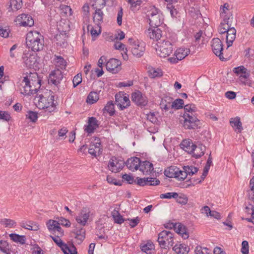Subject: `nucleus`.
Masks as SVG:
<instances>
[{
    "mask_svg": "<svg viewBox=\"0 0 254 254\" xmlns=\"http://www.w3.org/2000/svg\"><path fill=\"white\" fill-rule=\"evenodd\" d=\"M107 181L109 184L119 186H122L123 182V180L117 179L113 176H107Z\"/></svg>",
    "mask_w": 254,
    "mask_h": 254,
    "instance_id": "obj_50",
    "label": "nucleus"
},
{
    "mask_svg": "<svg viewBox=\"0 0 254 254\" xmlns=\"http://www.w3.org/2000/svg\"><path fill=\"white\" fill-rule=\"evenodd\" d=\"M184 171H182L175 166L167 167L164 171V175H182L185 172L186 175H194L198 172V169L193 166H184Z\"/></svg>",
    "mask_w": 254,
    "mask_h": 254,
    "instance_id": "obj_4",
    "label": "nucleus"
},
{
    "mask_svg": "<svg viewBox=\"0 0 254 254\" xmlns=\"http://www.w3.org/2000/svg\"><path fill=\"white\" fill-rule=\"evenodd\" d=\"M82 82V76L81 73H78L73 78L72 82L73 87H75Z\"/></svg>",
    "mask_w": 254,
    "mask_h": 254,
    "instance_id": "obj_61",
    "label": "nucleus"
},
{
    "mask_svg": "<svg viewBox=\"0 0 254 254\" xmlns=\"http://www.w3.org/2000/svg\"><path fill=\"white\" fill-rule=\"evenodd\" d=\"M112 216L114 218L115 222L117 224H121L125 221V220L123 218V216L117 210H114L112 212Z\"/></svg>",
    "mask_w": 254,
    "mask_h": 254,
    "instance_id": "obj_45",
    "label": "nucleus"
},
{
    "mask_svg": "<svg viewBox=\"0 0 254 254\" xmlns=\"http://www.w3.org/2000/svg\"><path fill=\"white\" fill-rule=\"evenodd\" d=\"M147 16L149 20V25L151 27H158L163 23V18L160 11L155 6L151 7L148 11Z\"/></svg>",
    "mask_w": 254,
    "mask_h": 254,
    "instance_id": "obj_6",
    "label": "nucleus"
},
{
    "mask_svg": "<svg viewBox=\"0 0 254 254\" xmlns=\"http://www.w3.org/2000/svg\"><path fill=\"white\" fill-rule=\"evenodd\" d=\"M228 30L226 31V43L227 45V48L231 47L234 41L236 38V30L234 27L230 26L228 28Z\"/></svg>",
    "mask_w": 254,
    "mask_h": 254,
    "instance_id": "obj_24",
    "label": "nucleus"
},
{
    "mask_svg": "<svg viewBox=\"0 0 254 254\" xmlns=\"http://www.w3.org/2000/svg\"><path fill=\"white\" fill-rule=\"evenodd\" d=\"M229 5L228 3H225L223 5H221L220 7V16L223 18V20L227 21L228 20L230 19V16L232 14L227 13V11H229Z\"/></svg>",
    "mask_w": 254,
    "mask_h": 254,
    "instance_id": "obj_32",
    "label": "nucleus"
},
{
    "mask_svg": "<svg viewBox=\"0 0 254 254\" xmlns=\"http://www.w3.org/2000/svg\"><path fill=\"white\" fill-rule=\"evenodd\" d=\"M191 177L189 179V181L190 182V184L192 185H195L197 184L200 183L202 181L204 180L206 176H201L200 178H196V176H191Z\"/></svg>",
    "mask_w": 254,
    "mask_h": 254,
    "instance_id": "obj_53",
    "label": "nucleus"
},
{
    "mask_svg": "<svg viewBox=\"0 0 254 254\" xmlns=\"http://www.w3.org/2000/svg\"><path fill=\"white\" fill-rule=\"evenodd\" d=\"M17 24L22 26L31 27L34 25V22L32 17L29 14L23 13L18 15L14 20Z\"/></svg>",
    "mask_w": 254,
    "mask_h": 254,
    "instance_id": "obj_12",
    "label": "nucleus"
},
{
    "mask_svg": "<svg viewBox=\"0 0 254 254\" xmlns=\"http://www.w3.org/2000/svg\"><path fill=\"white\" fill-rule=\"evenodd\" d=\"M99 127L98 121L96 118L93 117H89L88 119V125L85 128V130L88 133L94 132V130Z\"/></svg>",
    "mask_w": 254,
    "mask_h": 254,
    "instance_id": "obj_27",
    "label": "nucleus"
},
{
    "mask_svg": "<svg viewBox=\"0 0 254 254\" xmlns=\"http://www.w3.org/2000/svg\"><path fill=\"white\" fill-rule=\"evenodd\" d=\"M64 254H78L76 247L73 244L68 246L64 243Z\"/></svg>",
    "mask_w": 254,
    "mask_h": 254,
    "instance_id": "obj_48",
    "label": "nucleus"
},
{
    "mask_svg": "<svg viewBox=\"0 0 254 254\" xmlns=\"http://www.w3.org/2000/svg\"><path fill=\"white\" fill-rule=\"evenodd\" d=\"M9 30L8 28L0 26V35L3 38H7L9 36Z\"/></svg>",
    "mask_w": 254,
    "mask_h": 254,
    "instance_id": "obj_64",
    "label": "nucleus"
},
{
    "mask_svg": "<svg viewBox=\"0 0 254 254\" xmlns=\"http://www.w3.org/2000/svg\"><path fill=\"white\" fill-rule=\"evenodd\" d=\"M62 21H60V23L57 25V29L59 31V33H57L54 37L55 41L57 42V43H59L61 44V42L63 40V27L61 25Z\"/></svg>",
    "mask_w": 254,
    "mask_h": 254,
    "instance_id": "obj_43",
    "label": "nucleus"
},
{
    "mask_svg": "<svg viewBox=\"0 0 254 254\" xmlns=\"http://www.w3.org/2000/svg\"><path fill=\"white\" fill-rule=\"evenodd\" d=\"M205 150V146L202 144H199L198 146L195 145L194 151L191 154H192L193 157L197 159L204 155Z\"/></svg>",
    "mask_w": 254,
    "mask_h": 254,
    "instance_id": "obj_31",
    "label": "nucleus"
},
{
    "mask_svg": "<svg viewBox=\"0 0 254 254\" xmlns=\"http://www.w3.org/2000/svg\"><path fill=\"white\" fill-rule=\"evenodd\" d=\"M190 52V51L189 49L180 48L176 51L175 54L177 55L181 61L187 56Z\"/></svg>",
    "mask_w": 254,
    "mask_h": 254,
    "instance_id": "obj_47",
    "label": "nucleus"
},
{
    "mask_svg": "<svg viewBox=\"0 0 254 254\" xmlns=\"http://www.w3.org/2000/svg\"><path fill=\"white\" fill-rule=\"evenodd\" d=\"M0 251L6 254H10L9 245L6 241H0Z\"/></svg>",
    "mask_w": 254,
    "mask_h": 254,
    "instance_id": "obj_49",
    "label": "nucleus"
},
{
    "mask_svg": "<svg viewBox=\"0 0 254 254\" xmlns=\"http://www.w3.org/2000/svg\"><path fill=\"white\" fill-rule=\"evenodd\" d=\"M0 223L6 227L12 228L16 225V222L13 220L4 218L1 219Z\"/></svg>",
    "mask_w": 254,
    "mask_h": 254,
    "instance_id": "obj_52",
    "label": "nucleus"
},
{
    "mask_svg": "<svg viewBox=\"0 0 254 254\" xmlns=\"http://www.w3.org/2000/svg\"><path fill=\"white\" fill-rule=\"evenodd\" d=\"M173 101V98L168 96H165L161 100L160 103V108L166 111H168L170 109H172Z\"/></svg>",
    "mask_w": 254,
    "mask_h": 254,
    "instance_id": "obj_28",
    "label": "nucleus"
},
{
    "mask_svg": "<svg viewBox=\"0 0 254 254\" xmlns=\"http://www.w3.org/2000/svg\"><path fill=\"white\" fill-rule=\"evenodd\" d=\"M160 184V181L155 178L147 177V185L157 186Z\"/></svg>",
    "mask_w": 254,
    "mask_h": 254,
    "instance_id": "obj_62",
    "label": "nucleus"
},
{
    "mask_svg": "<svg viewBox=\"0 0 254 254\" xmlns=\"http://www.w3.org/2000/svg\"><path fill=\"white\" fill-rule=\"evenodd\" d=\"M184 104V100L182 99L178 98L174 101H173L172 108H174L176 110L180 109L183 108Z\"/></svg>",
    "mask_w": 254,
    "mask_h": 254,
    "instance_id": "obj_51",
    "label": "nucleus"
},
{
    "mask_svg": "<svg viewBox=\"0 0 254 254\" xmlns=\"http://www.w3.org/2000/svg\"><path fill=\"white\" fill-rule=\"evenodd\" d=\"M61 224L63 225L59 221L52 219L48 220L46 223V226L49 231L53 233L56 232H61L62 229L60 227Z\"/></svg>",
    "mask_w": 254,
    "mask_h": 254,
    "instance_id": "obj_23",
    "label": "nucleus"
},
{
    "mask_svg": "<svg viewBox=\"0 0 254 254\" xmlns=\"http://www.w3.org/2000/svg\"><path fill=\"white\" fill-rule=\"evenodd\" d=\"M230 123L237 133H240L243 130L242 124L241 122L240 117H236L231 118Z\"/></svg>",
    "mask_w": 254,
    "mask_h": 254,
    "instance_id": "obj_29",
    "label": "nucleus"
},
{
    "mask_svg": "<svg viewBox=\"0 0 254 254\" xmlns=\"http://www.w3.org/2000/svg\"><path fill=\"white\" fill-rule=\"evenodd\" d=\"M250 189L248 190V198L254 201V176L250 181Z\"/></svg>",
    "mask_w": 254,
    "mask_h": 254,
    "instance_id": "obj_46",
    "label": "nucleus"
},
{
    "mask_svg": "<svg viewBox=\"0 0 254 254\" xmlns=\"http://www.w3.org/2000/svg\"><path fill=\"white\" fill-rule=\"evenodd\" d=\"M141 160L140 158L133 157L128 158L126 162H125V165L128 168V169L132 171H134L139 169Z\"/></svg>",
    "mask_w": 254,
    "mask_h": 254,
    "instance_id": "obj_21",
    "label": "nucleus"
},
{
    "mask_svg": "<svg viewBox=\"0 0 254 254\" xmlns=\"http://www.w3.org/2000/svg\"><path fill=\"white\" fill-rule=\"evenodd\" d=\"M54 242L61 248L64 252V242L59 236H51Z\"/></svg>",
    "mask_w": 254,
    "mask_h": 254,
    "instance_id": "obj_57",
    "label": "nucleus"
},
{
    "mask_svg": "<svg viewBox=\"0 0 254 254\" xmlns=\"http://www.w3.org/2000/svg\"><path fill=\"white\" fill-rule=\"evenodd\" d=\"M125 165V162L114 157L110 159L108 167L113 173H117L123 168Z\"/></svg>",
    "mask_w": 254,
    "mask_h": 254,
    "instance_id": "obj_13",
    "label": "nucleus"
},
{
    "mask_svg": "<svg viewBox=\"0 0 254 254\" xmlns=\"http://www.w3.org/2000/svg\"><path fill=\"white\" fill-rule=\"evenodd\" d=\"M139 169L143 175H150V174L153 173L154 169L151 163L147 161H141Z\"/></svg>",
    "mask_w": 254,
    "mask_h": 254,
    "instance_id": "obj_22",
    "label": "nucleus"
},
{
    "mask_svg": "<svg viewBox=\"0 0 254 254\" xmlns=\"http://www.w3.org/2000/svg\"><path fill=\"white\" fill-rule=\"evenodd\" d=\"M178 196V193L175 192H167L166 193L161 194L160 197L161 198H177Z\"/></svg>",
    "mask_w": 254,
    "mask_h": 254,
    "instance_id": "obj_56",
    "label": "nucleus"
},
{
    "mask_svg": "<svg viewBox=\"0 0 254 254\" xmlns=\"http://www.w3.org/2000/svg\"><path fill=\"white\" fill-rule=\"evenodd\" d=\"M181 147L189 154L194 151L195 144H194L190 139H184L180 144Z\"/></svg>",
    "mask_w": 254,
    "mask_h": 254,
    "instance_id": "obj_25",
    "label": "nucleus"
},
{
    "mask_svg": "<svg viewBox=\"0 0 254 254\" xmlns=\"http://www.w3.org/2000/svg\"><path fill=\"white\" fill-rule=\"evenodd\" d=\"M149 76L150 78H154L157 77H161L163 75L162 71L160 69H156L153 67L149 68Z\"/></svg>",
    "mask_w": 254,
    "mask_h": 254,
    "instance_id": "obj_40",
    "label": "nucleus"
},
{
    "mask_svg": "<svg viewBox=\"0 0 254 254\" xmlns=\"http://www.w3.org/2000/svg\"><path fill=\"white\" fill-rule=\"evenodd\" d=\"M196 254H209L210 250L206 248L197 246L195 250Z\"/></svg>",
    "mask_w": 254,
    "mask_h": 254,
    "instance_id": "obj_55",
    "label": "nucleus"
},
{
    "mask_svg": "<svg viewBox=\"0 0 254 254\" xmlns=\"http://www.w3.org/2000/svg\"><path fill=\"white\" fill-rule=\"evenodd\" d=\"M212 49L214 54L218 57L222 61L226 60L223 56L222 51H223V46L220 39L218 38H213L211 41Z\"/></svg>",
    "mask_w": 254,
    "mask_h": 254,
    "instance_id": "obj_11",
    "label": "nucleus"
},
{
    "mask_svg": "<svg viewBox=\"0 0 254 254\" xmlns=\"http://www.w3.org/2000/svg\"><path fill=\"white\" fill-rule=\"evenodd\" d=\"M173 228L176 233L181 235L184 239L189 238V233L187 232V228L181 223H175L173 224Z\"/></svg>",
    "mask_w": 254,
    "mask_h": 254,
    "instance_id": "obj_26",
    "label": "nucleus"
},
{
    "mask_svg": "<svg viewBox=\"0 0 254 254\" xmlns=\"http://www.w3.org/2000/svg\"><path fill=\"white\" fill-rule=\"evenodd\" d=\"M128 2L130 4L132 10H135L141 3L140 0H128Z\"/></svg>",
    "mask_w": 254,
    "mask_h": 254,
    "instance_id": "obj_58",
    "label": "nucleus"
},
{
    "mask_svg": "<svg viewBox=\"0 0 254 254\" xmlns=\"http://www.w3.org/2000/svg\"><path fill=\"white\" fill-rule=\"evenodd\" d=\"M231 26V24L229 23V20L227 21H225L223 20L219 26L218 30L220 34H223L226 33L227 30H228V28Z\"/></svg>",
    "mask_w": 254,
    "mask_h": 254,
    "instance_id": "obj_39",
    "label": "nucleus"
},
{
    "mask_svg": "<svg viewBox=\"0 0 254 254\" xmlns=\"http://www.w3.org/2000/svg\"><path fill=\"white\" fill-rule=\"evenodd\" d=\"M106 2V0H90V4L91 8H104Z\"/></svg>",
    "mask_w": 254,
    "mask_h": 254,
    "instance_id": "obj_42",
    "label": "nucleus"
},
{
    "mask_svg": "<svg viewBox=\"0 0 254 254\" xmlns=\"http://www.w3.org/2000/svg\"><path fill=\"white\" fill-rule=\"evenodd\" d=\"M10 119L11 117L8 112L0 111V120L8 122L10 120Z\"/></svg>",
    "mask_w": 254,
    "mask_h": 254,
    "instance_id": "obj_60",
    "label": "nucleus"
},
{
    "mask_svg": "<svg viewBox=\"0 0 254 254\" xmlns=\"http://www.w3.org/2000/svg\"><path fill=\"white\" fill-rule=\"evenodd\" d=\"M122 179L126 181L128 184H133L136 183V180L134 179L132 176H122Z\"/></svg>",
    "mask_w": 254,
    "mask_h": 254,
    "instance_id": "obj_63",
    "label": "nucleus"
},
{
    "mask_svg": "<svg viewBox=\"0 0 254 254\" xmlns=\"http://www.w3.org/2000/svg\"><path fill=\"white\" fill-rule=\"evenodd\" d=\"M11 240L13 242L23 245L26 242V237L24 235H19L15 233H11L9 235Z\"/></svg>",
    "mask_w": 254,
    "mask_h": 254,
    "instance_id": "obj_34",
    "label": "nucleus"
},
{
    "mask_svg": "<svg viewBox=\"0 0 254 254\" xmlns=\"http://www.w3.org/2000/svg\"><path fill=\"white\" fill-rule=\"evenodd\" d=\"M183 126L186 129H194L199 127L200 121L194 116L185 113L183 116Z\"/></svg>",
    "mask_w": 254,
    "mask_h": 254,
    "instance_id": "obj_9",
    "label": "nucleus"
},
{
    "mask_svg": "<svg viewBox=\"0 0 254 254\" xmlns=\"http://www.w3.org/2000/svg\"><path fill=\"white\" fill-rule=\"evenodd\" d=\"M104 8H92L93 10L92 12L93 20L95 24H96L100 28V25L103 22V18L104 13L103 9Z\"/></svg>",
    "mask_w": 254,
    "mask_h": 254,
    "instance_id": "obj_19",
    "label": "nucleus"
},
{
    "mask_svg": "<svg viewBox=\"0 0 254 254\" xmlns=\"http://www.w3.org/2000/svg\"><path fill=\"white\" fill-rule=\"evenodd\" d=\"M108 113L110 116H113L115 113L114 104L112 101H108L103 109V113Z\"/></svg>",
    "mask_w": 254,
    "mask_h": 254,
    "instance_id": "obj_38",
    "label": "nucleus"
},
{
    "mask_svg": "<svg viewBox=\"0 0 254 254\" xmlns=\"http://www.w3.org/2000/svg\"><path fill=\"white\" fill-rule=\"evenodd\" d=\"M102 152L101 142L99 138H96L92 141L88 148V152L93 157L99 156Z\"/></svg>",
    "mask_w": 254,
    "mask_h": 254,
    "instance_id": "obj_16",
    "label": "nucleus"
},
{
    "mask_svg": "<svg viewBox=\"0 0 254 254\" xmlns=\"http://www.w3.org/2000/svg\"><path fill=\"white\" fill-rule=\"evenodd\" d=\"M173 250L176 254H188L190 248L188 246L181 244H176L173 248Z\"/></svg>",
    "mask_w": 254,
    "mask_h": 254,
    "instance_id": "obj_30",
    "label": "nucleus"
},
{
    "mask_svg": "<svg viewBox=\"0 0 254 254\" xmlns=\"http://www.w3.org/2000/svg\"><path fill=\"white\" fill-rule=\"evenodd\" d=\"M22 5V0H11L10 1L9 6L12 11H16L20 9Z\"/></svg>",
    "mask_w": 254,
    "mask_h": 254,
    "instance_id": "obj_44",
    "label": "nucleus"
},
{
    "mask_svg": "<svg viewBox=\"0 0 254 254\" xmlns=\"http://www.w3.org/2000/svg\"><path fill=\"white\" fill-rule=\"evenodd\" d=\"M121 62L120 60L112 58L106 64V69L112 73H117L121 70Z\"/></svg>",
    "mask_w": 254,
    "mask_h": 254,
    "instance_id": "obj_18",
    "label": "nucleus"
},
{
    "mask_svg": "<svg viewBox=\"0 0 254 254\" xmlns=\"http://www.w3.org/2000/svg\"><path fill=\"white\" fill-rule=\"evenodd\" d=\"M166 177L165 178V180L167 182V181H169V182H173V183H176L175 181H183L185 179L187 178L188 176H165Z\"/></svg>",
    "mask_w": 254,
    "mask_h": 254,
    "instance_id": "obj_37",
    "label": "nucleus"
},
{
    "mask_svg": "<svg viewBox=\"0 0 254 254\" xmlns=\"http://www.w3.org/2000/svg\"><path fill=\"white\" fill-rule=\"evenodd\" d=\"M116 102L118 103L117 106L121 110L127 108L130 106V100L126 94L119 93L115 95Z\"/></svg>",
    "mask_w": 254,
    "mask_h": 254,
    "instance_id": "obj_15",
    "label": "nucleus"
},
{
    "mask_svg": "<svg viewBox=\"0 0 254 254\" xmlns=\"http://www.w3.org/2000/svg\"><path fill=\"white\" fill-rule=\"evenodd\" d=\"M156 45L157 54L161 58H166L169 56L173 52V45L166 37H162V39L158 41Z\"/></svg>",
    "mask_w": 254,
    "mask_h": 254,
    "instance_id": "obj_3",
    "label": "nucleus"
},
{
    "mask_svg": "<svg viewBox=\"0 0 254 254\" xmlns=\"http://www.w3.org/2000/svg\"><path fill=\"white\" fill-rule=\"evenodd\" d=\"M34 101L36 106L39 109L45 110L49 113L54 112L56 110L57 102L55 100L53 92L50 90H39L35 97Z\"/></svg>",
    "mask_w": 254,
    "mask_h": 254,
    "instance_id": "obj_1",
    "label": "nucleus"
},
{
    "mask_svg": "<svg viewBox=\"0 0 254 254\" xmlns=\"http://www.w3.org/2000/svg\"><path fill=\"white\" fill-rule=\"evenodd\" d=\"M174 235L169 231L164 230L158 234V242L162 249H167L174 244Z\"/></svg>",
    "mask_w": 254,
    "mask_h": 254,
    "instance_id": "obj_5",
    "label": "nucleus"
},
{
    "mask_svg": "<svg viewBox=\"0 0 254 254\" xmlns=\"http://www.w3.org/2000/svg\"><path fill=\"white\" fill-rule=\"evenodd\" d=\"M32 84H33V83L31 82L28 77H24L19 87V90L21 94L26 96L35 93L37 88H33Z\"/></svg>",
    "mask_w": 254,
    "mask_h": 254,
    "instance_id": "obj_7",
    "label": "nucleus"
},
{
    "mask_svg": "<svg viewBox=\"0 0 254 254\" xmlns=\"http://www.w3.org/2000/svg\"><path fill=\"white\" fill-rule=\"evenodd\" d=\"M22 59L23 63L27 67L33 68L37 67V56L31 51H25Z\"/></svg>",
    "mask_w": 254,
    "mask_h": 254,
    "instance_id": "obj_10",
    "label": "nucleus"
},
{
    "mask_svg": "<svg viewBox=\"0 0 254 254\" xmlns=\"http://www.w3.org/2000/svg\"><path fill=\"white\" fill-rule=\"evenodd\" d=\"M26 47L33 52H40L44 47V38L41 33L37 31H30L26 36Z\"/></svg>",
    "mask_w": 254,
    "mask_h": 254,
    "instance_id": "obj_2",
    "label": "nucleus"
},
{
    "mask_svg": "<svg viewBox=\"0 0 254 254\" xmlns=\"http://www.w3.org/2000/svg\"><path fill=\"white\" fill-rule=\"evenodd\" d=\"M53 63L55 64L57 68L63 70L64 66V58L61 56H55L53 59Z\"/></svg>",
    "mask_w": 254,
    "mask_h": 254,
    "instance_id": "obj_41",
    "label": "nucleus"
},
{
    "mask_svg": "<svg viewBox=\"0 0 254 254\" xmlns=\"http://www.w3.org/2000/svg\"><path fill=\"white\" fill-rule=\"evenodd\" d=\"M140 249L142 252L146 254H152L155 252V247L151 242H147L140 246Z\"/></svg>",
    "mask_w": 254,
    "mask_h": 254,
    "instance_id": "obj_33",
    "label": "nucleus"
},
{
    "mask_svg": "<svg viewBox=\"0 0 254 254\" xmlns=\"http://www.w3.org/2000/svg\"><path fill=\"white\" fill-rule=\"evenodd\" d=\"M128 41L129 44L128 49L131 51L132 55L137 58L141 57L145 51V47L132 38H129Z\"/></svg>",
    "mask_w": 254,
    "mask_h": 254,
    "instance_id": "obj_8",
    "label": "nucleus"
},
{
    "mask_svg": "<svg viewBox=\"0 0 254 254\" xmlns=\"http://www.w3.org/2000/svg\"><path fill=\"white\" fill-rule=\"evenodd\" d=\"M241 252L243 254H249V246L248 241H244L242 242Z\"/></svg>",
    "mask_w": 254,
    "mask_h": 254,
    "instance_id": "obj_59",
    "label": "nucleus"
},
{
    "mask_svg": "<svg viewBox=\"0 0 254 254\" xmlns=\"http://www.w3.org/2000/svg\"><path fill=\"white\" fill-rule=\"evenodd\" d=\"M26 118L32 122H35L38 119L37 113L35 112L29 111L26 114Z\"/></svg>",
    "mask_w": 254,
    "mask_h": 254,
    "instance_id": "obj_54",
    "label": "nucleus"
},
{
    "mask_svg": "<svg viewBox=\"0 0 254 254\" xmlns=\"http://www.w3.org/2000/svg\"><path fill=\"white\" fill-rule=\"evenodd\" d=\"M99 99V94L97 92L91 91L88 95L86 99V102L92 104L97 102Z\"/></svg>",
    "mask_w": 254,
    "mask_h": 254,
    "instance_id": "obj_36",
    "label": "nucleus"
},
{
    "mask_svg": "<svg viewBox=\"0 0 254 254\" xmlns=\"http://www.w3.org/2000/svg\"><path fill=\"white\" fill-rule=\"evenodd\" d=\"M63 78V71L59 68H57L50 74L48 82L57 86L60 83Z\"/></svg>",
    "mask_w": 254,
    "mask_h": 254,
    "instance_id": "obj_17",
    "label": "nucleus"
},
{
    "mask_svg": "<svg viewBox=\"0 0 254 254\" xmlns=\"http://www.w3.org/2000/svg\"><path fill=\"white\" fill-rule=\"evenodd\" d=\"M89 213H84L83 211H82L79 216L76 217V220L78 223L83 226H85L89 219Z\"/></svg>",
    "mask_w": 254,
    "mask_h": 254,
    "instance_id": "obj_35",
    "label": "nucleus"
},
{
    "mask_svg": "<svg viewBox=\"0 0 254 254\" xmlns=\"http://www.w3.org/2000/svg\"><path fill=\"white\" fill-rule=\"evenodd\" d=\"M145 33L150 39L156 40L157 42L160 39H162V37H164L162 36V31L158 27L149 28L145 31Z\"/></svg>",
    "mask_w": 254,
    "mask_h": 254,
    "instance_id": "obj_20",
    "label": "nucleus"
},
{
    "mask_svg": "<svg viewBox=\"0 0 254 254\" xmlns=\"http://www.w3.org/2000/svg\"><path fill=\"white\" fill-rule=\"evenodd\" d=\"M131 100L136 105L139 106H145L148 103L147 98L142 95V93L136 90L131 94Z\"/></svg>",
    "mask_w": 254,
    "mask_h": 254,
    "instance_id": "obj_14",
    "label": "nucleus"
}]
</instances>
